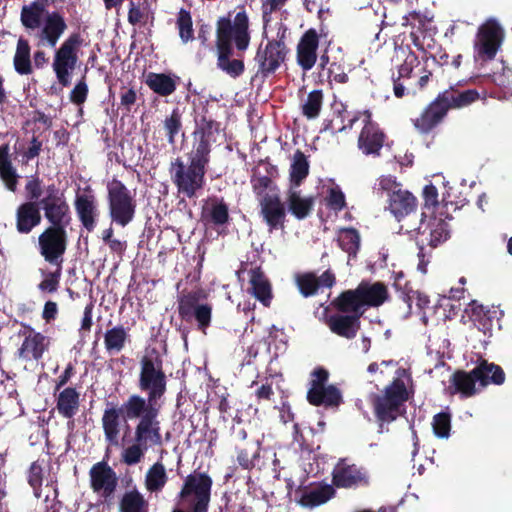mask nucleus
I'll return each instance as SVG.
<instances>
[{"label": "nucleus", "mask_w": 512, "mask_h": 512, "mask_svg": "<svg viewBox=\"0 0 512 512\" xmlns=\"http://www.w3.org/2000/svg\"><path fill=\"white\" fill-rule=\"evenodd\" d=\"M211 486L212 480L205 473L194 472L188 475L173 512H207Z\"/></svg>", "instance_id": "1"}, {"label": "nucleus", "mask_w": 512, "mask_h": 512, "mask_svg": "<svg viewBox=\"0 0 512 512\" xmlns=\"http://www.w3.org/2000/svg\"><path fill=\"white\" fill-rule=\"evenodd\" d=\"M396 375L392 384L386 387L384 394L379 396L374 404L376 415L381 422L389 423L395 420L402 413L401 406L409 397V376L403 369H398Z\"/></svg>", "instance_id": "2"}, {"label": "nucleus", "mask_w": 512, "mask_h": 512, "mask_svg": "<svg viewBox=\"0 0 512 512\" xmlns=\"http://www.w3.org/2000/svg\"><path fill=\"white\" fill-rule=\"evenodd\" d=\"M388 297L384 284L362 283L356 290L344 292L336 301L337 307L344 312L362 315L366 306H380Z\"/></svg>", "instance_id": "3"}, {"label": "nucleus", "mask_w": 512, "mask_h": 512, "mask_svg": "<svg viewBox=\"0 0 512 512\" xmlns=\"http://www.w3.org/2000/svg\"><path fill=\"white\" fill-rule=\"evenodd\" d=\"M232 41L239 50H246L249 45L248 17L243 10L218 21L217 47L231 48Z\"/></svg>", "instance_id": "4"}, {"label": "nucleus", "mask_w": 512, "mask_h": 512, "mask_svg": "<svg viewBox=\"0 0 512 512\" xmlns=\"http://www.w3.org/2000/svg\"><path fill=\"white\" fill-rule=\"evenodd\" d=\"M109 212L112 221L126 226L132 221L136 203L128 188L119 180L112 179L107 183Z\"/></svg>", "instance_id": "5"}, {"label": "nucleus", "mask_w": 512, "mask_h": 512, "mask_svg": "<svg viewBox=\"0 0 512 512\" xmlns=\"http://www.w3.org/2000/svg\"><path fill=\"white\" fill-rule=\"evenodd\" d=\"M80 45V36L78 34H71L55 51L52 68L58 82L62 86H68L71 82L72 72L78 62V50Z\"/></svg>", "instance_id": "6"}, {"label": "nucleus", "mask_w": 512, "mask_h": 512, "mask_svg": "<svg viewBox=\"0 0 512 512\" xmlns=\"http://www.w3.org/2000/svg\"><path fill=\"white\" fill-rule=\"evenodd\" d=\"M205 297L201 291H192L183 295L178 304L180 316L186 321L195 320L202 331L210 325L212 317V306Z\"/></svg>", "instance_id": "7"}, {"label": "nucleus", "mask_w": 512, "mask_h": 512, "mask_svg": "<svg viewBox=\"0 0 512 512\" xmlns=\"http://www.w3.org/2000/svg\"><path fill=\"white\" fill-rule=\"evenodd\" d=\"M504 37L502 27L493 19L487 20L478 29L474 43L475 58L492 60L499 50Z\"/></svg>", "instance_id": "8"}, {"label": "nucleus", "mask_w": 512, "mask_h": 512, "mask_svg": "<svg viewBox=\"0 0 512 512\" xmlns=\"http://www.w3.org/2000/svg\"><path fill=\"white\" fill-rule=\"evenodd\" d=\"M171 172L179 193L189 198L203 186L205 170L200 167H194L193 164L186 167L181 160L177 159L172 163Z\"/></svg>", "instance_id": "9"}, {"label": "nucleus", "mask_w": 512, "mask_h": 512, "mask_svg": "<svg viewBox=\"0 0 512 512\" xmlns=\"http://www.w3.org/2000/svg\"><path fill=\"white\" fill-rule=\"evenodd\" d=\"M139 386L141 390L147 391L148 395L157 399L165 393V375L156 359L148 356L142 358Z\"/></svg>", "instance_id": "10"}, {"label": "nucleus", "mask_w": 512, "mask_h": 512, "mask_svg": "<svg viewBox=\"0 0 512 512\" xmlns=\"http://www.w3.org/2000/svg\"><path fill=\"white\" fill-rule=\"evenodd\" d=\"M67 234L64 227L51 226L39 236L40 253L44 259L56 264L66 250Z\"/></svg>", "instance_id": "11"}, {"label": "nucleus", "mask_w": 512, "mask_h": 512, "mask_svg": "<svg viewBox=\"0 0 512 512\" xmlns=\"http://www.w3.org/2000/svg\"><path fill=\"white\" fill-rule=\"evenodd\" d=\"M328 372L317 369L313 372L311 388L308 391V401L313 405L336 406L341 401V394L334 386H325Z\"/></svg>", "instance_id": "12"}, {"label": "nucleus", "mask_w": 512, "mask_h": 512, "mask_svg": "<svg viewBox=\"0 0 512 512\" xmlns=\"http://www.w3.org/2000/svg\"><path fill=\"white\" fill-rule=\"evenodd\" d=\"M449 237L448 225L442 219L432 217L423 220L417 230L416 242L422 253L424 246L436 247Z\"/></svg>", "instance_id": "13"}, {"label": "nucleus", "mask_w": 512, "mask_h": 512, "mask_svg": "<svg viewBox=\"0 0 512 512\" xmlns=\"http://www.w3.org/2000/svg\"><path fill=\"white\" fill-rule=\"evenodd\" d=\"M90 486L101 497L108 498L115 492L118 478L114 470L104 462L92 466L89 472Z\"/></svg>", "instance_id": "14"}, {"label": "nucleus", "mask_w": 512, "mask_h": 512, "mask_svg": "<svg viewBox=\"0 0 512 512\" xmlns=\"http://www.w3.org/2000/svg\"><path fill=\"white\" fill-rule=\"evenodd\" d=\"M159 399L148 395L145 399L139 395H131L122 405V411L127 419H151L158 417L160 404Z\"/></svg>", "instance_id": "15"}, {"label": "nucleus", "mask_w": 512, "mask_h": 512, "mask_svg": "<svg viewBox=\"0 0 512 512\" xmlns=\"http://www.w3.org/2000/svg\"><path fill=\"white\" fill-rule=\"evenodd\" d=\"M368 479L366 470L346 461H340L333 470V483L340 488L364 486Z\"/></svg>", "instance_id": "16"}, {"label": "nucleus", "mask_w": 512, "mask_h": 512, "mask_svg": "<svg viewBox=\"0 0 512 512\" xmlns=\"http://www.w3.org/2000/svg\"><path fill=\"white\" fill-rule=\"evenodd\" d=\"M67 29L66 22L59 13H47L37 34L38 46L55 47Z\"/></svg>", "instance_id": "17"}, {"label": "nucleus", "mask_w": 512, "mask_h": 512, "mask_svg": "<svg viewBox=\"0 0 512 512\" xmlns=\"http://www.w3.org/2000/svg\"><path fill=\"white\" fill-rule=\"evenodd\" d=\"M261 214L269 231L284 226L286 211L280 197L276 194H267L260 201Z\"/></svg>", "instance_id": "18"}, {"label": "nucleus", "mask_w": 512, "mask_h": 512, "mask_svg": "<svg viewBox=\"0 0 512 512\" xmlns=\"http://www.w3.org/2000/svg\"><path fill=\"white\" fill-rule=\"evenodd\" d=\"M49 340L43 334L30 330L18 350V356L23 361H38L48 349Z\"/></svg>", "instance_id": "19"}, {"label": "nucleus", "mask_w": 512, "mask_h": 512, "mask_svg": "<svg viewBox=\"0 0 512 512\" xmlns=\"http://www.w3.org/2000/svg\"><path fill=\"white\" fill-rule=\"evenodd\" d=\"M285 45L281 40L269 42L263 51H259L256 60L262 72H273L284 61Z\"/></svg>", "instance_id": "20"}, {"label": "nucleus", "mask_w": 512, "mask_h": 512, "mask_svg": "<svg viewBox=\"0 0 512 512\" xmlns=\"http://www.w3.org/2000/svg\"><path fill=\"white\" fill-rule=\"evenodd\" d=\"M363 122L365 123L358 140L359 148L365 154L377 153L383 144V134L378 127L371 122L370 114L364 113Z\"/></svg>", "instance_id": "21"}, {"label": "nucleus", "mask_w": 512, "mask_h": 512, "mask_svg": "<svg viewBox=\"0 0 512 512\" xmlns=\"http://www.w3.org/2000/svg\"><path fill=\"white\" fill-rule=\"evenodd\" d=\"M318 36L314 30L307 31L301 38L297 47V60L304 70H310L316 62Z\"/></svg>", "instance_id": "22"}, {"label": "nucleus", "mask_w": 512, "mask_h": 512, "mask_svg": "<svg viewBox=\"0 0 512 512\" xmlns=\"http://www.w3.org/2000/svg\"><path fill=\"white\" fill-rule=\"evenodd\" d=\"M134 440L148 448L160 445L162 437L160 433V423L157 417L141 419L135 427Z\"/></svg>", "instance_id": "23"}, {"label": "nucleus", "mask_w": 512, "mask_h": 512, "mask_svg": "<svg viewBox=\"0 0 512 512\" xmlns=\"http://www.w3.org/2000/svg\"><path fill=\"white\" fill-rule=\"evenodd\" d=\"M447 111L440 97L432 102L419 118L414 121L415 128L421 133L432 130L446 115Z\"/></svg>", "instance_id": "24"}, {"label": "nucleus", "mask_w": 512, "mask_h": 512, "mask_svg": "<svg viewBox=\"0 0 512 512\" xmlns=\"http://www.w3.org/2000/svg\"><path fill=\"white\" fill-rule=\"evenodd\" d=\"M45 216L52 226L64 227L68 223V205L58 196H48L42 201Z\"/></svg>", "instance_id": "25"}, {"label": "nucleus", "mask_w": 512, "mask_h": 512, "mask_svg": "<svg viewBox=\"0 0 512 512\" xmlns=\"http://www.w3.org/2000/svg\"><path fill=\"white\" fill-rule=\"evenodd\" d=\"M75 207L83 226L89 231L93 230L98 215L95 197L91 194L77 195Z\"/></svg>", "instance_id": "26"}, {"label": "nucleus", "mask_w": 512, "mask_h": 512, "mask_svg": "<svg viewBox=\"0 0 512 512\" xmlns=\"http://www.w3.org/2000/svg\"><path fill=\"white\" fill-rule=\"evenodd\" d=\"M286 202L289 211L299 220L308 217L314 205L312 197L301 195L300 191L294 187H289L286 193Z\"/></svg>", "instance_id": "27"}, {"label": "nucleus", "mask_w": 512, "mask_h": 512, "mask_svg": "<svg viewBox=\"0 0 512 512\" xmlns=\"http://www.w3.org/2000/svg\"><path fill=\"white\" fill-rule=\"evenodd\" d=\"M359 316V314L332 316L328 321L329 328L339 336L353 338L359 328Z\"/></svg>", "instance_id": "28"}, {"label": "nucleus", "mask_w": 512, "mask_h": 512, "mask_svg": "<svg viewBox=\"0 0 512 512\" xmlns=\"http://www.w3.org/2000/svg\"><path fill=\"white\" fill-rule=\"evenodd\" d=\"M41 221L38 206L33 202L21 205L17 211V229L19 232L28 233Z\"/></svg>", "instance_id": "29"}, {"label": "nucleus", "mask_w": 512, "mask_h": 512, "mask_svg": "<svg viewBox=\"0 0 512 512\" xmlns=\"http://www.w3.org/2000/svg\"><path fill=\"white\" fill-rule=\"evenodd\" d=\"M334 493L333 486L328 484L319 485L305 491L299 500V504L306 508H314L326 503L334 496Z\"/></svg>", "instance_id": "30"}, {"label": "nucleus", "mask_w": 512, "mask_h": 512, "mask_svg": "<svg viewBox=\"0 0 512 512\" xmlns=\"http://www.w3.org/2000/svg\"><path fill=\"white\" fill-rule=\"evenodd\" d=\"M415 197L407 190H397L389 198V209L396 218L408 215L415 208Z\"/></svg>", "instance_id": "31"}, {"label": "nucleus", "mask_w": 512, "mask_h": 512, "mask_svg": "<svg viewBox=\"0 0 512 512\" xmlns=\"http://www.w3.org/2000/svg\"><path fill=\"white\" fill-rule=\"evenodd\" d=\"M249 275L250 292L261 303L268 306L271 300V287L268 280L258 268L252 269Z\"/></svg>", "instance_id": "32"}, {"label": "nucleus", "mask_w": 512, "mask_h": 512, "mask_svg": "<svg viewBox=\"0 0 512 512\" xmlns=\"http://www.w3.org/2000/svg\"><path fill=\"white\" fill-rule=\"evenodd\" d=\"M196 140L197 142L190 154V164L205 170V166L209 160L208 156L211 146L210 133L204 131L196 133Z\"/></svg>", "instance_id": "33"}, {"label": "nucleus", "mask_w": 512, "mask_h": 512, "mask_svg": "<svg viewBox=\"0 0 512 512\" xmlns=\"http://www.w3.org/2000/svg\"><path fill=\"white\" fill-rule=\"evenodd\" d=\"M102 426L106 441L110 445H118L120 432V413L115 407H107L102 416Z\"/></svg>", "instance_id": "34"}, {"label": "nucleus", "mask_w": 512, "mask_h": 512, "mask_svg": "<svg viewBox=\"0 0 512 512\" xmlns=\"http://www.w3.org/2000/svg\"><path fill=\"white\" fill-rule=\"evenodd\" d=\"M473 374L477 377L481 387H484L489 383L499 385L502 384L505 380L503 370L499 366L488 363L487 361H483L480 365L473 369Z\"/></svg>", "instance_id": "35"}, {"label": "nucleus", "mask_w": 512, "mask_h": 512, "mask_svg": "<svg viewBox=\"0 0 512 512\" xmlns=\"http://www.w3.org/2000/svg\"><path fill=\"white\" fill-rule=\"evenodd\" d=\"M145 83L153 92L161 96L171 95L176 89V79L163 73H148Z\"/></svg>", "instance_id": "36"}, {"label": "nucleus", "mask_w": 512, "mask_h": 512, "mask_svg": "<svg viewBox=\"0 0 512 512\" xmlns=\"http://www.w3.org/2000/svg\"><path fill=\"white\" fill-rule=\"evenodd\" d=\"M397 57L403 58V62L398 66V79L415 76L417 71L424 70V65L411 51L400 49L397 51Z\"/></svg>", "instance_id": "37"}, {"label": "nucleus", "mask_w": 512, "mask_h": 512, "mask_svg": "<svg viewBox=\"0 0 512 512\" xmlns=\"http://www.w3.org/2000/svg\"><path fill=\"white\" fill-rule=\"evenodd\" d=\"M79 408V394L73 388L64 389L58 396L57 409L59 413L66 417H73Z\"/></svg>", "instance_id": "38"}, {"label": "nucleus", "mask_w": 512, "mask_h": 512, "mask_svg": "<svg viewBox=\"0 0 512 512\" xmlns=\"http://www.w3.org/2000/svg\"><path fill=\"white\" fill-rule=\"evenodd\" d=\"M477 377L473 374V370L469 373L457 371L452 375L451 383L455 392L461 393L465 397L472 396L477 392Z\"/></svg>", "instance_id": "39"}, {"label": "nucleus", "mask_w": 512, "mask_h": 512, "mask_svg": "<svg viewBox=\"0 0 512 512\" xmlns=\"http://www.w3.org/2000/svg\"><path fill=\"white\" fill-rule=\"evenodd\" d=\"M446 111L450 108H462L478 99V93L475 90H467L462 93L444 92L439 95Z\"/></svg>", "instance_id": "40"}, {"label": "nucleus", "mask_w": 512, "mask_h": 512, "mask_svg": "<svg viewBox=\"0 0 512 512\" xmlns=\"http://www.w3.org/2000/svg\"><path fill=\"white\" fill-rule=\"evenodd\" d=\"M308 172L309 164L305 155L297 151L292 157L290 166V187L297 188L307 177Z\"/></svg>", "instance_id": "41"}, {"label": "nucleus", "mask_w": 512, "mask_h": 512, "mask_svg": "<svg viewBox=\"0 0 512 512\" xmlns=\"http://www.w3.org/2000/svg\"><path fill=\"white\" fill-rule=\"evenodd\" d=\"M128 338L127 329L123 326H116L106 331L104 335L105 348L110 354L120 352Z\"/></svg>", "instance_id": "42"}, {"label": "nucleus", "mask_w": 512, "mask_h": 512, "mask_svg": "<svg viewBox=\"0 0 512 512\" xmlns=\"http://www.w3.org/2000/svg\"><path fill=\"white\" fill-rule=\"evenodd\" d=\"M44 17V6L39 2L25 5L21 10V23L27 29L39 28Z\"/></svg>", "instance_id": "43"}, {"label": "nucleus", "mask_w": 512, "mask_h": 512, "mask_svg": "<svg viewBox=\"0 0 512 512\" xmlns=\"http://www.w3.org/2000/svg\"><path fill=\"white\" fill-rule=\"evenodd\" d=\"M15 70L21 75H27L32 72L30 60V46L28 41L20 38L17 42V48L14 55Z\"/></svg>", "instance_id": "44"}, {"label": "nucleus", "mask_w": 512, "mask_h": 512, "mask_svg": "<svg viewBox=\"0 0 512 512\" xmlns=\"http://www.w3.org/2000/svg\"><path fill=\"white\" fill-rule=\"evenodd\" d=\"M166 482L167 474L163 464L157 462L148 469L145 476V486L149 492L162 490Z\"/></svg>", "instance_id": "45"}, {"label": "nucleus", "mask_w": 512, "mask_h": 512, "mask_svg": "<svg viewBox=\"0 0 512 512\" xmlns=\"http://www.w3.org/2000/svg\"><path fill=\"white\" fill-rule=\"evenodd\" d=\"M8 152V146L5 145L0 147V178L5 183L7 189L15 191L17 175L8 159Z\"/></svg>", "instance_id": "46"}, {"label": "nucleus", "mask_w": 512, "mask_h": 512, "mask_svg": "<svg viewBox=\"0 0 512 512\" xmlns=\"http://www.w3.org/2000/svg\"><path fill=\"white\" fill-rule=\"evenodd\" d=\"M218 49V67L231 77L239 76L243 70L244 65L240 60H230L231 48L217 47Z\"/></svg>", "instance_id": "47"}, {"label": "nucleus", "mask_w": 512, "mask_h": 512, "mask_svg": "<svg viewBox=\"0 0 512 512\" xmlns=\"http://www.w3.org/2000/svg\"><path fill=\"white\" fill-rule=\"evenodd\" d=\"M119 510L120 512H145L146 501L137 490L127 491L120 500Z\"/></svg>", "instance_id": "48"}, {"label": "nucleus", "mask_w": 512, "mask_h": 512, "mask_svg": "<svg viewBox=\"0 0 512 512\" xmlns=\"http://www.w3.org/2000/svg\"><path fill=\"white\" fill-rule=\"evenodd\" d=\"M203 216L214 224H223L228 219V208L223 202L211 200L203 207Z\"/></svg>", "instance_id": "49"}, {"label": "nucleus", "mask_w": 512, "mask_h": 512, "mask_svg": "<svg viewBox=\"0 0 512 512\" xmlns=\"http://www.w3.org/2000/svg\"><path fill=\"white\" fill-rule=\"evenodd\" d=\"M150 8L146 0H131L128 20L131 24H145L150 18Z\"/></svg>", "instance_id": "50"}, {"label": "nucleus", "mask_w": 512, "mask_h": 512, "mask_svg": "<svg viewBox=\"0 0 512 512\" xmlns=\"http://www.w3.org/2000/svg\"><path fill=\"white\" fill-rule=\"evenodd\" d=\"M338 242L345 252L355 255L360 245V236L355 229H341L338 233Z\"/></svg>", "instance_id": "51"}, {"label": "nucleus", "mask_w": 512, "mask_h": 512, "mask_svg": "<svg viewBox=\"0 0 512 512\" xmlns=\"http://www.w3.org/2000/svg\"><path fill=\"white\" fill-rule=\"evenodd\" d=\"M323 103V94L320 90H313L307 96V99L302 105L303 114L308 119L318 117Z\"/></svg>", "instance_id": "52"}, {"label": "nucleus", "mask_w": 512, "mask_h": 512, "mask_svg": "<svg viewBox=\"0 0 512 512\" xmlns=\"http://www.w3.org/2000/svg\"><path fill=\"white\" fill-rule=\"evenodd\" d=\"M147 450V446L142 443L140 444L139 441L135 440L133 444L129 445L122 451V461L127 465H135L141 461Z\"/></svg>", "instance_id": "53"}, {"label": "nucleus", "mask_w": 512, "mask_h": 512, "mask_svg": "<svg viewBox=\"0 0 512 512\" xmlns=\"http://www.w3.org/2000/svg\"><path fill=\"white\" fill-rule=\"evenodd\" d=\"M433 432L436 437L447 439L450 435L451 417L448 413L441 412L433 417Z\"/></svg>", "instance_id": "54"}, {"label": "nucleus", "mask_w": 512, "mask_h": 512, "mask_svg": "<svg viewBox=\"0 0 512 512\" xmlns=\"http://www.w3.org/2000/svg\"><path fill=\"white\" fill-rule=\"evenodd\" d=\"M46 463L44 460L36 461L32 463L28 471V482L31 487L34 489L35 494H37V490L41 487L44 475L46 472Z\"/></svg>", "instance_id": "55"}, {"label": "nucleus", "mask_w": 512, "mask_h": 512, "mask_svg": "<svg viewBox=\"0 0 512 512\" xmlns=\"http://www.w3.org/2000/svg\"><path fill=\"white\" fill-rule=\"evenodd\" d=\"M178 28L181 40L186 43L193 38L192 19L190 14L181 10L178 15Z\"/></svg>", "instance_id": "56"}, {"label": "nucleus", "mask_w": 512, "mask_h": 512, "mask_svg": "<svg viewBox=\"0 0 512 512\" xmlns=\"http://www.w3.org/2000/svg\"><path fill=\"white\" fill-rule=\"evenodd\" d=\"M164 127L167 131L169 142L173 143L174 137L181 127V118L177 110H173L172 114L165 119Z\"/></svg>", "instance_id": "57"}, {"label": "nucleus", "mask_w": 512, "mask_h": 512, "mask_svg": "<svg viewBox=\"0 0 512 512\" xmlns=\"http://www.w3.org/2000/svg\"><path fill=\"white\" fill-rule=\"evenodd\" d=\"M298 286L303 295L309 296L316 291L318 280L314 275H303L298 279Z\"/></svg>", "instance_id": "58"}, {"label": "nucleus", "mask_w": 512, "mask_h": 512, "mask_svg": "<svg viewBox=\"0 0 512 512\" xmlns=\"http://www.w3.org/2000/svg\"><path fill=\"white\" fill-rule=\"evenodd\" d=\"M379 186L384 192H386L388 199L390 198L391 194H394L397 192V190L402 189L401 184L398 183L392 176L381 177L379 180Z\"/></svg>", "instance_id": "59"}, {"label": "nucleus", "mask_w": 512, "mask_h": 512, "mask_svg": "<svg viewBox=\"0 0 512 512\" xmlns=\"http://www.w3.org/2000/svg\"><path fill=\"white\" fill-rule=\"evenodd\" d=\"M423 198L427 208H435L438 205V191L433 184H428L424 187Z\"/></svg>", "instance_id": "60"}, {"label": "nucleus", "mask_w": 512, "mask_h": 512, "mask_svg": "<svg viewBox=\"0 0 512 512\" xmlns=\"http://www.w3.org/2000/svg\"><path fill=\"white\" fill-rule=\"evenodd\" d=\"M328 204L335 210H340L344 207L345 197L338 188H331L328 195Z\"/></svg>", "instance_id": "61"}, {"label": "nucleus", "mask_w": 512, "mask_h": 512, "mask_svg": "<svg viewBox=\"0 0 512 512\" xmlns=\"http://www.w3.org/2000/svg\"><path fill=\"white\" fill-rule=\"evenodd\" d=\"M407 301L409 307H411V303H415L419 309H423L429 304V298L419 291H412L408 294Z\"/></svg>", "instance_id": "62"}, {"label": "nucleus", "mask_w": 512, "mask_h": 512, "mask_svg": "<svg viewBox=\"0 0 512 512\" xmlns=\"http://www.w3.org/2000/svg\"><path fill=\"white\" fill-rule=\"evenodd\" d=\"M87 92V85L84 82H79L71 92V100L77 104L83 103L86 99Z\"/></svg>", "instance_id": "63"}, {"label": "nucleus", "mask_w": 512, "mask_h": 512, "mask_svg": "<svg viewBox=\"0 0 512 512\" xmlns=\"http://www.w3.org/2000/svg\"><path fill=\"white\" fill-rule=\"evenodd\" d=\"M329 77L332 81L337 83H345L348 79L347 74L342 70L341 66L332 63L329 67Z\"/></svg>", "instance_id": "64"}]
</instances>
